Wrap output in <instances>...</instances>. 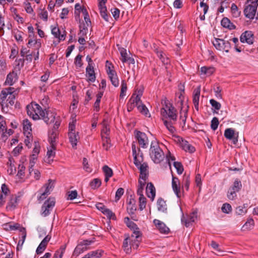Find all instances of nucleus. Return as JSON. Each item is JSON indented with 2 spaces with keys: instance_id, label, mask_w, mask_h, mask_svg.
Returning <instances> with one entry per match:
<instances>
[{
  "instance_id": "60",
  "label": "nucleus",
  "mask_w": 258,
  "mask_h": 258,
  "mask_svg": "<svg viewBox=\"0 0 258 258\" xmlns=\"http://www.w3.org/2000/svg\"><path fill=\"white\" fill-rule=\"evenodd\" d=\"M127 90V85L126 83L125 82V81L123 80L121 82V91L120 94V96L121 97H123L125 95V93L126 92Z\"/></svg>"
},
{
  "instance_id": "15",
  "label": "nucleus",
  "mask_w": 258,
  "mask_h": 258,
  "mask_svg": "<svg viewBox=\"0 0 258 258\" xmlns=\"http://www.w3.org/2000/svg\"><path fill=\"white\" fill-rule=\"evenodd\" d=\"M3 229L7 231H15L22 228L20 224L13 222H8L3 225Z\"/></svg>"
},
{
  "instance_id": "37",
  "label": "nucleus",
  "mask_w": 258,
  "mask_h": 258,
  "mask_svg": "<svg viewBox=\"0 0 258 258\" xmlns=\"http://www.w3.org/2000/svg\"><path fill=\"white\" fill-rule=\"evenodd\" d=\"M182 187H184L186 190L189 189V186L190 184V177L189 175H186L185 174L183 176L182 181Z\"/></svg>"
},
{
  "instance_id": "13",
  "label": "nucleus",
  "mask_w": 258,
  "mask_h": 258,
  "mask_svg": "<svg viewBox=\"0 0 258 258\" xmlns=\"http://www.w3.org/2000/svg\"><path fill=\"white\" fill-rule=\"evenodd\" d=\"M141 238V233L140 231H135L133 234L131 235L132 238V247L134 249H137L141 240L139 239Z\"/></svg>"
},
{
  "instance_id": "1",
  "label": "nucleus",
  "mask_w": 258,
  "mask_h": 258,
  "mask_svg": "<svg viewBox=\"0 0 258 258\" xmlns=\"http://www.w3.org/2000/svg\"><path fill=\"white\" fill-rule=\"evenodd\" d=\"M27 112L33 120L41 119L47 124L53 122L55 119V113L46 109H42L39 104L35 103L27 106Z\"/></svg>"
},
{
  "instance_id": "35",
  "label": "nucleus",
  "mask_w": 258,
  "mask_h": 258,
  "mask_svg": "<svg viewBox=\"0 0 258 258\" xmlns=\"http://www.w3.org/2000/svg\"><path fill=\"white\" fill-rule=\"evenodd\" d=\"M102 140L103 147L105 150H108L111 146V141L110 138L108 137L102 135Z\"/></svg>"
},
{
  "instance_id": "64",
  "label": "nucleus",
  "mask_w": 258,
  "mask_h": 258,
  "mask_svg": "<svg viewBox=\"0 0 258 258\" xmlns=\"http://www.w3.org/2000/svg\"><path fill=\"white\" fill-rule=\"evenodd\" d=\"M46 248V246L41 242L36 249V253L37 254H41L45 250Z\"/></svg>"
},
{
  "instance_id": "29",
  "label": "nucleus",
  "mask_w": 258,
  "mask_h": 258,
  "mask_svg": "<svg viewBox=\"0 0 258 258\" xmlns=\"http://www.w3.org/2000/svg\"><path fill=\"white\" fill-rule=\"evenodd\" d=\"M142 92H139L138 94L135 96V94H133L131 98L130 101L131 104H134V106H138L140 103H141V96H142Z\"/></svg>"
},
{
  "instance_id": "4",
  "label": "nucleus",
  "mask_w": 258,
  "mask_h": 258,
  "mask_svg": "<svg viewBox=\"0 0 258 258\" xmlns=\"http://www.w3.org/2000/svg\"><path fill=\"white\" fill-rule=\"evenodd\" d=\"M245 5H247L243 11L245 17L253 19L258 6V0H247Z\"/></svg>"
},
{
  "instance_id": "7",
  "label": "nucleus",
  "mask_w": 258,
  "mask_h": 258,
  "mask_svg": "<svg viewBox=\"0 0 258 258\" xmlns=\"http://www.w3.org/2000/svg\"><path fill=\"white\" fill-rule=\"evenodd\" d=\"M54 181H53L51 179H49L48 180V183H45L43 185V187L41 189V190H42L43 187L45 188V190L41 193L40 196L38 198V201H43L46 198L48 195L50 194V190L54 187Z\"/></svg>"
},
{
  "instance_id": "52",
  "label": "nucleus",
  "mask_w": 258,
  "mask_h": 258,
  "mask_svg": "<svg viewBox=\"0 0 258 258\" xmlns=\"http://www.w3.org/2000/svg\"><path fill=\"white\" fill-rule=\"evenodd\" d=\"M103 171L104 173L105 176H112L113 175V171L111 168H110L107 165H104L102 167Z\"/></svg>"
},
{
  "instance_id": "32",
  "label": "nucleus",
  "mask_w": 258,
  "mask_h": 258,
  "mask_svg": "<svg viewBox=\"0 0 258 258\" xmlns=\"http://www.w3.org/2000/svg\"><path fill=\"white\" fill-rule=\"evenodd\" d=\"M180 105H181V110L180 112V119L182 120V121L183 122V124H185L187 115V108L188 106H187L186 108L184 110L183 109V101L180 100Z\"/></svg>"
},
{
  "instance_id": "38",
  "label": "nucleus",
  "mask_w": 258,
  "mask_h": 258,
  "mask_svg": "<svg viewBox=\"0 0 258 258\" xmlns=\"http://www.w3.org/2000/svg\"><path fill=\"white\" fill-rule=\"evenodd\" d=\"M224 40L222 39L215 38L213 42V44L217 49L222 50Z\"/></svg>"
},
{
  "instance_id": "34",
  "label": "nucleus",
  "mask_w": 258,
  "mask_h": 258,
  "mask_svg": "<svg viewBox=\"0 0 258 258\" xmlns=\"http://www.w3.org/2000/svg\"><path fill=\"white\" fill-rule=\"evenodd\" d=\"M236 135L234 130L232 128H228L225 130L224 136L227 139L232 140Z\"/></svg>"
},
{
  "instance_id": "11",
  "label": "nucleus",
  "mask_w": 258,
  "mask_h": 258,
  "mask_svg": "<svg viewBox=\"0 0 258 258\" xmlns=\"http://www.w3.org/2000/svg\"><path fill=\"white\" fill-rule=\"evenodd\" d=\"M172 187L174 193L178 198L181 197L180 181L176 177L172 176Z\"/></svg>"
},
{
  "instance_id": "3",
  "label": "nucleus",
  "mask_w": 258,
  "mask_h": 258,
  "mask_svg": "<svg viewBox=\"0 0 258 258\" xmlns=\"http://www.w3.org/2000/svg\"><path fill=\"white\" fill-rule=\"evenodd\" d=\"M76 120H73L69 123L68 137L70 143L71 144L72 148L77 149V143L80 140V136L79 132L76 131Z\"/></svg>"
},
{
  "instance_id": "26",
  "label": "nucleus",
  "mask_w": 258,
  "mask_h": 258,
  "mask_svg": "<svg viewBox=\"0 0 258 258\" xmlns=\"http://www.w3.org/2000/svg\"><path fill=\"white\" fill-rule=\"evenodd\" d=\"M64 34H61L60 30L58 27H54L51 29V33L53 36L59 39L60 40H64L66 37V32L64 31Z\"/></svg>"
},
{
  "instance_id": "14",
  "label": "nucleus",
  "mask_w": 258,
  "mask_h": 258,
  "mask_svg": "<svg viewBox=\"0 0 258 258\" xmlns=\"http://www.w3.org/2000/svg\"><path fill=\"white\" fill-rule=\"evenodd\" d=\"M178 141L180 147L186 152L194 153L195 151V148L194 146L188 143V142L182 138H179Z\"/></svg>"
},
{
  "instance_id": "23",
  "label": "nucleus",
  "mask_w": 258,
  "mask_h": 258,
  "mask_svg": "<svg viewBox=\"0 0 258 258\" xmlns=\"http://www.w3.org/2000/svg\"><path fill=\"white\" fill-rule=\"evenodd\" d=\"M132 238L131 236H129L127 235L125 237V238L124 239L122 247L123 248L124 251L126 252V253H129L131 251L132 248Z\"/></svg>"
},
{
  "instance_id": "58",
  "label": "nucleus",
  "mask_w": 258,
  "mask_h": 258,
  "mask_svg": "<svg viewBox=\"0 0 258 258\" xmlns=\"http://www.w3.org/2000/svg\"><path fill=\"white\" fill-rule=\"evenodd\" d=\"M242 187V184L241 181L238 179H236L235 180L233 185L231 187L232 188L236 190L237 191H239Z\"/></svg>"
},
{
  "instance_id": "49",
  "label": "nucleus",
  "mask_w": 258,
  "mask_h": 258,
  "mask_svg": "<svg viewBox=\"0 0 258 258\" xmlns=\"http://www.w3.org/2000/svg\"><path fill=\"white\" fill-rule=\"evenodd\" d=\"M8 98L6 99L5 103L6 106H8V104H9L10 105L12 106L14 104L15 100V94H10L8 95Z\"/></svg>"
},
{
  "instance_id": "12",
  "label": "nucleus",
  "mask_w": 258,
  "mask_h": 258,
  "mask_svg": "<svg viewBox=\"0 0 258 258\" xmlns=\"http://www.w3.org/2000/svg\"><path fill=\"white\" fill-rule=\"evenodd\" d=\"M153 223L160 233L163 234H168L169 233V228L163 222L155 219L153 221Z\"/></svg>"
},
{
  "instance_id": "53",
  "label": "nucleus",
  "mask_w": 258,
  "mask_h": 258,
  "mask_svg": "<svg viewBox=\"0 0 258 258\" xmlns=\"http://www.w3.org/2000/svg\"><path fill=\"white\" fill-rule=\"evenodd\" d=\"M254 221L252 218L247 220L246 222L243 226L242 228L245 229H250L254 226Z\"/></svg>"
},
{
  "instance_id": "56",
  "label": "nucleus",
  "mask_w": 258,
  "mask_h": 258,
  "mask_svg": "<svg viewBox=\"0 0 258 258\" xmlns=\"http://www.w3.org/2000/svg\"><path fill=\"white\" fill-rule=\"evenodd\" d=\"M221 210L223 213L228 214L231 211L232 207L229 204L225 203L223 205Z\"/></svg>"
},
{
  "instance_id": "42",
  "label": "nucleus",
  "mask_w": 258,
  "mask_h": 258,
  "mask_svg": "<svg viewBox=\"0 0 258 258\" xmlns=\"http://www.w3.org/2000/svg\"><path fill=\"white\" fill-rule=\"evenodd\" d=\"M138 109L142 114L145 115L146 116L149 117L150 116V114L149 113L148 109L145 105H139V106H138Z\"/></svg>"
},
{
  "instance_id": "59",
  "label": "nucleus",
  "mask_w": 258,
  "mask_h": 258,
  "mask_svg": "<svg viewBox=\"0 0 258 258\" xmlns=\"http://www.w3.org/2000/svg\"><path fill=\"white\" fill-rule=\"evenodd\" d=\"M219 123V122L218 118L216 117H213L211 121V128L213 130L215 131L218 128Z\"/></svg>"
},
{
  "instance_id": "33",
  "label": "nucleus",
  "mask_w": 258,
  "mask_h": 258,
  "mask_svg": "<svg viewBox=\"0 0 258 258\" xmlns=\"http://www.w3.org/2000/svg\"><path fill=\"white\" fill-rule=\"evenodd\" d=\"M124 222L128 228L134 230V232H135V230L139 231V229L137 225L134 222L130 221V219L128 217H125L124 218Z\"/></svg>"
},
{
  "instance_id": "45",
  "label": "nucleus",
  "mask_w": 258,
  "mask_h": 258,
  "mask_svg": "<svg viewBox=\"0 0 258 258\" xmlns=\"http://www.w3.org/2000/svg\"><path fill=\"white\" fill-rule=\"evenodd\" d=\"M87 249V247H85L83 245L81 244L80 243L76 246V247L75 249L74 252L78 255L82 252H83L84 251L86 250Z\"/></svg>"
},
{
  "instance_id": "61",
  "label": "nucleus",
  "mask_w": 258,
  "mask_h": 258,
  "mask_svg": "<svg viewBox=\"0 0 258 258\" xmlns=\"http://www.w3.org/2000/svg\"><path fill=\"white\" fill-rule=\"evenodd\" d=\"M123 194H124V189L123 188L120 187V188H118L115 193V201L116 202L118 201L120 199L121 196L123 195Z\"/></svg>"
},
{
  "instance_id": "9",
  "label": "nucleus",
  "mask_w": 258,
  "mask_h": 258,
  "mask_svg": "<svg viewBox=\"0 0 258 258\" xmlns=\"http://www.w3.org/2000/svg\"><path fill=\"white\" fill-rule=\"evenodd\" d=\"M136 137L140 146L143 148H146L148 145V139L144 133L137 132Z\"/></svg>"
},
{
  "instance_id": "62",
  "label": "nucleus",
  "mask_w": 258,
  "mask_h": 258,
  "mask_svg": "<svg viewBox=\"0 0 258 258\" xmlns=\"http://www.w3.org/2000/svg\"><path fill=\"white\" fill-rule=\"evenodd\" d=\"M210 103L212 106L215 108V109L218 110L220 109L221 106V104L215 100L213 99H211L210 100Z\"/></svg>"
},
{
  "instance_id": "30",
  "label": "nucleus",
  "mask_w": 258,
  "mask_h": 258,
  "mask_svg": "<svg viewBox=\"0 0 258 258\" xmlns=\"http://www.w3.org/2000/svg\"><path fill=\"white\" fill-rule=\"evenodd\" d=\"M103 252L101 250L91 251L83 256V258H99L102 256Z\"/></svg>"
},
{
  "instance_id": "5",
  "label": "nucleus",
  "mask_w": 258,
  "mask_h": 258,
  "mask_svg": "<svg viewBox=\"0 0 258 258\" xmlns=\"http://www.w3.org/2000/svg\"><path fill=\"white\" fill-rule=\"evenodd\" d=\"M55 204V199L49 198L43 204L41 208V214L43 217L48 216L52 210Z\"/></svg>"
},
{
  "instance_id": "10",
  "label": "nucleus",
  "mask_w": 258,
  "mask_h": 258,
  "mask_svg": "<svg viewBox=\"0 0 258 258\" xmlns=\"http://www.w3.org/2000/svg\"><path fill=\"white\" fill-rule=\"evenodd\" d=\"M20 196H17L16 195H12L6 206L7 211L14 210L17 206L18 203L20 200Z\"/></svg>"
},
{
  "instance_id": "16",
  "label": "nucleus",
  "mask_w": 258,
  "mask_h": 258,
  "mask_svg": "<svg viewBox=\"0 0 258 258\" xmlns=\"http://www.w3.org/2000/svg\"><path fill=\"white\" fill-rule=\"evenodd\" d=\"M15 91L14 88L12 87L6 88L1 91L0 97L2 105H4V103H5V100L8 95L15 94L14 93Z\"/></svg>"
},
{
  "instance_id": "50",
  "label": "nucleus",
  "mask_w": 258,
  "mask_h": 258,
  "mask_svg": "<svg viewBox=\"0 0 258 258\" xmlns=\"http://www.w3.org/2000/svg\"><path fill=\"white\" fill-rule=\"evenodd\" d=\"M65 249V246H61L58 250L55 251L53 258H62Z\"/></svg>"
},
{
  "instance_id": "40",
  "label": "nucleus",
  "mask_w": 258,
  "mask_h": 258,
  "mask_svg": "<svg viewBox=\"0 0 258 258\" xmlns=\"http://www.w3.org/2000/svg\"><path fill=\"white\" fill-rule=\"evenodd\" d=\"M101 181L99 178H95L90 183V185L93 189H96L100 186Z\"/></svg>"
},
{
  "instance_id": "55",
  "label": "nucleus",
  "mask_w": 258,
  "mask_h": 258,
  "mask_svg": "<svg viewBox=\"0 0 258 258\" xmlns=\"http://www.w3.org/2000/svg\"><path fill=\"white\" fill-rule=\"evenodd\" d=\"M1 192V194H3L5 197L10 194V190L5 183L2 185Z\"/></svg>"
},
{
  "instance_id": "54",
  "label": "nucleus",
  "mask_w": 258,
  "mask_h": 258,
  "mask_svg": "<svg viewBox=\"0 0 258 258\" xmlns=\"http://www.w3.org/2000/svg\"><path fill=\"white\" fill-rule=\"evenodd\" d=\"M20 231L23 233V236L22 237V239L20 240L18 242L17 249L18 248V246H22L23 244L26 237V230L25 228H22L20 229Z\"/></svg>"
},
{
  "instance_id": "8",
  "label": "nucleus",
  "mask_w": 258,
  "mask_h": 258,
  "mask_svg": "<svg viewBox=\"0 0 258 258\" xmlns=\"http://www.w3.org/2000/svg\"><path fill=\"white\" fill-rule=\"evenodd\" d=\"M240 41L242 43H247L248 44H252L254 41V36L252 31H246L242 33L240 37Z\"/></svg>"
},
{
  "instance_id": "25",
  "label": "nucleus",
  "mask_w": 258,
  "mask_h": 258,
  "mask_svg": "<svg viewBox=\"0 0 258 258\" xmlns=\"http://www.w3.org/2000/svg\"><path fill=\"white\" fill-rule=\"evenodd\" d=\"M157 206L158 211L164 213L167 212V208L166 201L162 198L158 199Z\"/></svg>"
},
{
  "instance_id": "17",
  "label": "nucleus",
  "mask_w": 258,
  "mask_h": 258,
  "mask_svg": "<svg viewBox=\"0 0 258 258\" xmlns=\"http://www.w3.org/2000/svg\"><path fill=\"white\" fill-rule=\"evenodd\" d=\"M176 112V110L175 108L173 106H170V108H168V111L162 112V113L164 116L166 115L171 120L175 121L177 117Z\"/></svg>"
},
{
  "instance_id": "6",
  "label": "nucleus",
  "mask_w": 258,
  "mask_h": 258,
  "mask_svg": "<svg viewBox=\"0 0 258 258\" xmlns=\"http://www.w3.org/2000/svg\"><path fill=\"white\" fill-rule=\"evenodd\" d=\"M60 122L59 120H56L55 121L53 127L49 134V142L50 144L56 145V139L58 138V128L60 125Z\"/></svg>"
},
{
  "instance_id": "41",
  "label": "nucleus",
  "mask_w": 258,
  "mask_h": 258,
  "mask_svg": "<svg viewBox=\"0 0 258 258\" xmlns=\"http://www.w3.org/2000/svg\"><path fill=\"white\" fill-rule=\"evenodd\" d=\"M233 16L237 18L240 16L241 12L238 11L237 6L235 4H232L231 7Z\"/></svg>"
},
{
  "instance_id": "63",
  "label": "nucleus",
  "mask_w": 258,
  "mask_h": 258,
  "mask_svg": "<svg viewBox=\"0 0 258 258\" xmlns=\"http://www.w3.org/2000/svg\"><path fill=\"white\" fill-rule=\"evenodd\" d=\"M23 129L25 131L31 130V124L27 119H25L23 121Z\"/></svg>"
},
{
  "instance_id": "19",
  "label": "nucleus",
  "mask_w": 258,
  "mask_h": 258,
  "mask_svg": "<svg viewBox=\"0 0 258 258\" xmlns=\"http://www.w3.org/2000/svg\"><path fill=\"white\" fill-rule=\"evenodd\" d=\"M146 192L148 198H150L151 201H153L155 197L156 190L152 183L149 182L147 184Z\"/></svg>"
},
{
  "instance_id": "57",
  "label": "nucleus",
  "mask_w": 258,
  "mask_h": 258,
  "mask_svg": "<svg viewBox=\"0 0 258 258\" xmlns=\"http://www.w3.org/2000/svg\"><path fill=\"white\" fill-rule=\"evenodd\" d=\"M110 11L114 19L117 20L119 17L120 10L116 8H112Z\"/></svg>"
},
{
  "instance_id": "47",
  "label": "nucleus",
  "mask_w": 258,
  "mask_h": 258,
  "mask_svg": "<svg viewBox=\"0 0 258 258\" xmlns=\"http://www.w3.org/2000/svg\"><path fill=\"white\" fill-rule=\"evenodd\" d=\"M103 214L106 215L109 219L116 220V216L115 214L108 208L104 211V213Z\"/></svg>"
},
{
  "instance_id": "2",
  "label": "nucleus",
  "mask_w": 258,
  "mask_h": 258,
  "mask_svg": "<svg viewBox=\"0 0 258 258\" xmlns=\"http://www.w3.org/2000/svg\"><path fill=\"white\" fill-rule=\"evenodd\" d=\"M150 155L155 163H159L164 158L163 151L156 141H152L150 149Z\"/></svg>"
},
{
  "instance_id": "43",
  "label": "nucleus",
  "mask_w": 258,
  "mask_h": 258,
  "mask_svg": "<svg viewBox=\"0 0 258 258\" xmlns=\"http://www.w3.org/2000/svg\"><path fill=\"white\" fill-rule=\"evenodd\" d=\"M163 123L165 126L166 127V128L168 129V130L171 133H174L175 131V127L173 126L172 123L171 121H168L166 119H163Z\"/></svg>"
},
{
  "instance_id": "18",
  "label": "nucleus",
  "mask_w": 258,
  "mask_h": 258,
  "mask_svg": "<svg viewBox=\"0 0 258 258\" xmlns=\"http://www.w3.org/2000/svg\"><path fill=\"white\" fill-rule=\"evenodd\" d=\"M201 92V87L199 86L194 91L192 102L194 104L195 109L199 110V102Z\"/></svg>"
},
{
  "instance_id": "20",
  "label": "nucleus",
  "mask_w": 258,
  "mask_h": 258,
  "mask_svg": "<svg viewBox=\"0 0 258 258\" xmlns=\"http://www.w3.org/2000/svg\"><path fill=\"white\" fill-rule=\"evenodd\" d=\"M86 71V76L88 77V81L94 82L96 80V76L93 66L88 65Z\"/></svg>"
},
{
  "instance_id": "24",
  "label": "nucleus",
  "mask_w": 258,
  "mask_h": 258,
  "mask_svg": "<svg viewBox=\"0 0 258 258\" xmlns=\"http://www.w3.org/2000/svg\"><path fill=\"white\" fill-rule=\"evenodd\" d=\"M108 75L112 84L114 87H117L119 85V81L116 73L114 71H110L108 72Z\"/></svg>"
},
{
  "instance_id": "46",
  "label": "nucleus",
  "mask_w": 258,
  "mask_h": 258,
  "mask_svg": "<svg viewBox=\"0 0 258 258\" xmlns=\"http://www.w3.org/2000/svg\"><path fill=\"white\" fill-rule=\"evenodd\" d=\"M173 166L176 168L177 172L178 174H181L183 171V167L179 162H174Z\"/></svg>"
},
{
  "instance_id": "22",
  "label": "nucleus",
  "mask_w": 258,
  "mask_h": 258,
  "mask_svg": "<svg viewBox=\"0 0 258 258\" xmlns=\"http://www.w3.org/2000/svg\"><path fill=\"white\" fill-rule=\"evenodd\" d=\"M18 80L17 74L14 71L10 73L7 77L5 84L12 86Z\"/></svg>"
},
{
  "instance_id": "39",
  "label": "nucleus",
  "mask_w": 258,
  "mask_h": 258,
  "mask_svg": "<svg viewBox=\"0 0 258 258\" xmlns=\"http://www.w3.org/2000/svg\"><path fill=\"white\" fill-rule=\"evenodd\" d=\"M215 69L213 67H203L201 68V72L204 74L210 76L213 74Z\"/></svg>"
},
{
  "instance_id": "27",
  "label": "nucleus",
  "mask_w": 258,
  "mask_h": 258,
  "mask_svg": "<svg viewBox=\"0 0 258 258\" xmlns=\"http://www.w3.org/2000/svg\"><path fill=\"white\" fill-rule=\"evenodd\" d=\"M221 24L223 27L228 28L229 30H233L236 28V26L226 17L222 19Z\"/></svg>"
},
{
  "instance_id": "48",
  "label": "nucleus",
  "mask_w": 258,
  "mask_h": 258,
  "mask_svg": "<svg viewBox=\"0 0 258 258\" xmlns=\"http://www.w3.org/2000/svg\"><path fill=\"white\" fill-rule=\"evenodd\" d=\"M100 14L102 18L106 22H109L110 15L107 14V8L99 10Z\"/></svg>"
},
{
  "instance_id": "21",
  "label": "nucleus",
  "mask_w": 258,
  "mask_h": 258,
  "mask_svg": "<svg viewBox=\"0 0 258 258\" xmlns=\"http://www.w3.org/2000/svg\"><path fill=\"white\" fill-rule=\"evenodd\" d=\"M197 217V213L192 212L187 219H185L183 217L181 219V221L184 223V225L188 227H189L192 222H195V220Z\"/></svg>"
},
{
  "instance_id": "36",
  "label": "nucleus",
  "mask_w": 258,
  "mask_h": 258,
  "mask_svg": "<svg viewBox=\"0 0 258 258\" xmlns=\"http://www.w3.org/2000/svg\"><path fill=\"white\" fill-rule=\"evenodd\" d=\"M88 27L86 26V24L84 23L81 24L79 26V32L78 33V35L80 36L85 37L86 36L88 31Z\"/></svg>"
},
{
  "instance_id": "31",
  "label": "nucleus",
  "mask_w": 258,
  "mask_h": 258,
  "mask_svg": "<svg viewBox=\"0 0 258 258\" xmlns=\"http://www.w3.org/2000/svg\"><path fill=\"white\" fill-rule=\"evenodd\" d=\"M247 204H244L236 208L235 212L237 215L242 216L245 214L247 211Z\"/></svg>"
},
{
  "instance_id": "44",
  "label": "nucleus",
  "mask_w": 258,
  "mask_h": 258,
  "mask_svg": "<svg viewBox=\"0 0 258 258\" xmlns=\"http://www.w3.org/2000/svg\"><path fill=\"white\" fill-rule=\"evenodd\" d=\"M139 209L141 211L143 210L146 206V198L144 196H140L139 199Z\"/></svg>"
},
{
  "instance_id": "51",
  "label": "nucleus",
  "mask_w": 258,
  "mask_h": 258,
  "mask_svg": "<svg viewBox=\"0 0 258 258\" xmlns=\"http://www.w3.org/2000/svg\"><path fill=\"white\" fill-rule=\"evenodd\" d=\"M237 192V191H236V190L230 187L229 189V190L228 191V193H227L228 198L230 200H233L234 199H235V198L236 197V192Z\"/></svg>"
},
{
  "instance_id": "28",
  "label": "nucleus",
  "mask_w": 258,
  "mask_h": 258,
  "mask_svg": "<svg viewBox=\"0 0 258 258\" xmlns=\"http://www.w3.org/2000/svg\"><path fill=\"white\" fill-rule=\"evenodd\" d=\"M56 145L54 144H50V146L49 148H48V150L47 152V156L48 159V163H50V161H52L53 160H50V159L52 157H54L55 155V150H56Z\"/></svg>"
}]
</instances>
